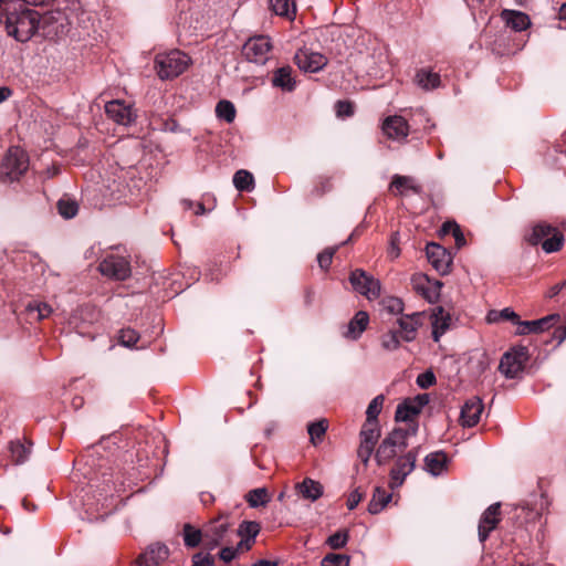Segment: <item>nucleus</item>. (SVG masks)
Segmentation results:
<instances>
[{
	"instance_id": "obj_1",
	"label": "nucleus",
	"mask_w": 566,
	"mask_h": 566,
	"mask_svg": "<svg viewBox=\"0 0 566 566\" xmlns=\"http://www.w3.org/2000/svg\"><path fill=\"white\" fill-rule=\"evenodd\" d=\"M4 13L7 32L19 42L29 41L39 29L40 13L19 0L7 2Z\"/></svg>"
},
{
	"instance_id": "obj_2",
	"label": "nucleus",
	"mask_w": 566,
	"mask_h": 566,
	"mask_svg": "<svg viewBox=\"0 0 566 566\" xmlns=\"http://www.w3.org/2000/svg\"><path fill=\"white\" fill-rule=\"evenodd\" d=\"M524 240L532 247L541 244L543 251L549 254L563 248L565 235L557 228L543 221L534 224L524 235Z\"/></svg>"
},
{
	"instance_id": "obj_3",
	"label": "nucleus",
	"mask_w": 566,
	"mask_h": 566,
	"mask_svg": "<svg viewBox=\"0 0 566 566\" xmlns=\"http://www.w3.org/2000/svg\"><path fill=\"white\" fill-rule=\"evenodd\" d=\"M417 428L403 429L395 428L388 433L375 452V461L378 465H385L392 460L398 452L403 451L408 447V438L416 434Z\"/></svg>"
},
{
	"instance_id": "obj_4",
	"label": "nucleus",
	"mask_w": 566,
	"mask_h": 566,
	"mask_svg": "<svg viewBox=\"0 0 566 566\" xmlns=\"http://www.w3.org/2000/svg\"><path fill=\"white\" fill-rule=\"evenodd\" d=\"M190 62L187 54L179 50L168 53L157 54L155 57V69L161 80H170L179 76L186 71Z\"/></svg>"
},
{
	"instance_id": "obj_5",
	"label": "nucleus",
	"mask_w": 566,
	"mask_h": 566,
	"mask_svg": "<svg viewBox=\"0 0 566 566\" xmlns=\"http://www.w3.org/2000/svg\"><path fill=\"white\" fill-rule=\"evenodd\" d=\"M28 168V154L18 146L10 147L0 165V180L2 182L15 181Z\"/></svg>"
},
{
	"instance_id": "obj_6",
	"label": "nucleus",
	"mask_w": 566,
	"mask_h": 566,
	"mask_svg": "<svg viewBox=\"0 0 566 566\" xmlns=\"http://www.w3.org/2000/svg\"><path fill=\"white\" fill-rule=\"evenodd\" d=\"M528 360V350L525 346L514 347L503 354L500 360L499 370L507 379L517 378Z\"/></svg>"
},
{
	"instance_id": "obj_7",
	"label": "nucleus",
	"mask_w": 566,
	"mask_h": 566,
	"mask_svg": "<svg viewBox=\"0 0 566 566\" xmlns=\"http://www.w3.org/2000/svg\"><path fill=\"white\" fill-rule=\"evenodd\" d=\"M229 517V513H220L205 526V541L208 549H213L220 544L229 542L227 535L232 526Z\"/></svg>"
},
{
	"instance_id": "obj_8",
	"label": "nucleus",
	"mask_w": 566,
	"mask_h": 566,
	"mask_svg": "<svg viewBox=\"0 0 566 566\" xmlns=\"http://www.w3.org/2000/svg\"><path fill=\"white\" fill-rule=\"evenodd\" d=\"M419 454V448H413L407 453L399 455L395 460V464L389 472V486L390 489H397L401 486L406 478L415 470L416 462Z\"/></svg>"
},
{
	"instance_id": "obj_9",
	"label": "nucleus",
	"mask_w": 566,
	"mask_h": 566,
	"mask_svg": "<svg viewBox=\"0 0 566 566\" xmlns=\"http://www.w3.org/2000/svg\"><path fill=\"white\" fill-rule=\"evenodd\" d=\"M98 271L108 279L125 281L132 275L130 261L126 256L108 254L99 262Z\"/></svg>"
},
{
	"instance_id": "obj_10",
	"label": "nucleus",
	"mask_w": 566,
	"mask_h": 566,
	"mask_svg": "<svg viewBox=\"0 0 566 566\" xmlns=\"http://www.w3.org/2000/svg\"><path fill=\"white\" fill-rule=\"evenodd\" d=\"M349 282L357 293L366 296L368 300H376L380 296V281L361 269H356L350 273Z\"/></svg>"
},
{
	"instance_id": "obj_11",
	"label": "nucleus",
	"mask_w": 566,
	"mask_h": 566,
	"mask_svg": "<svg viewBox=\"0 0 566 566\" xmlns=\"http://www.w3.org/2000/svg\"><path fill=\"white\" fill-rule=\"evenodd\" d=\"M272 48L270 38L258 35L250 38L242 48V54L249 62L264 64Z\"/></svg>"
},
{
	"instance_id": "obj_12",
	"label": "nucleus",
	"mask_w": 566,
	"mask_h": 566,
	"mask_svg": "<svg viewBox=\"0 0 566 566\" xmlns=\"http://www.w3.org/2000/svg\"><path fill=\"white\" fill-rule=\"evenodd\" d=\"M426 254L429 263L440 275L450 273L452 256L447 249L438 243L431 242L426 247Z\"/></svg>"
},
{
	"instance_id": "obj_13",
	"label": "nucleus",
	"mask_w": 566,
	"mask_h": 566,
	"mask_svg": "<svg viewBox=\"0 0 566 566\" xmlns=\"http://www.w3.org/2000/svg\"><path fill=\"white\" fill-rule=\"evenodd\" d=\"M294 61L300 70L304 72L316 73L326 66L328 60L325 55L310 50H298L295 53Z\"/></svg>"
},
{
	"instance_id": "obj_14",
	"label": "nucleus",
	"mask_w": 566,
	"mask_h": 566,
	"mask_svg": "<svg viewBox=\"0 0 566 566\" xmlns=\"http://www.w3.org/2000/svg\"><path fill=\"white\" fill-rule=\"evenodd\" d=\"M501 505L500 503L491 504L482 514L479 522V541L484 543L490 533L495 530L501 518Z\"/></svg>"
},
{
	"instance_id": "obj_15",
	"label": "nucleus",
	"mask_w": 566,
	"mask_h": 566,
	"mask_svg": "<svg viewBox=\"0 0 566 566\" xmlns=\"http://www.w3.org/2000/svg\"><path fill=\"white\" fill-rule=\"evenodd\" d=\"M484 410V405L481 398L474 396L468 399L461 408L460 423L464 428H472L480 421L481 415Z\"/></svg>"
},
{
	"instance_id": "obj_16",
	"label": "nucleus",
	"mask_w": 566,
	"mask_h": 566,
	"mask_svg": "<svg viewBox=\"0 0 566 566\" xmlns=\"http://www.w3.org/2000/svg\"><path fill=\"white\" fill-rule=\"evenodd\" d=\"M105 113L115 123L124 126L130 125L136 118V114L132 107L119 99L107 102Z\"/></svg>"
},
{
	"instance_id": "obj_17",
	"label": "nucleus",
	"mask_w": 566,
	"mask_h": 566,
	"mask_svg": "<svg viewBox=\"0 0 566 566\" xmlns=\"http://www.w3.org/2000/svg\"><path fill=\"white\" fill-rule=\"evenodd\" d=\"M168 557V547L161 543H154L138 556L136 566H160Z\"/></svg>"
},
{
	"instance_id": "obj_18",
	"label": "nucleus",
	"mask_w": 566,
	"mask_h": 566,
	"mask_svg": "<svg viewBox=\"0 0 566 566\" xmlns=\"http://www.w3.org/2000/svg\"><path fill=\"white\" fill-rule=\"evenodd\" d=\"M559 318L558 314H551L535 321H521L516 323V335L538 334L548 329Z\"/></svg>"
},
{
	"instance_id": "obj_19",
	"label": "nucleus",
	"mask_w": 566,
	"mask_h": 566,
	"mask_svg": "<svg viewBox=\"0 0 566 566\" xmlns=\"http://www.w3.org/2000/svg\"><path fill=\"white\" fill-rule=\"evenodd\" d=\"M422 313L416 312L412 314L401 315L397 323L399 325L398 334L405 342H412L416 339L418 327L421 325Z\"/></svg>"
},
{
	"instance_id": "obj_20",
	"label": "nucleus",
	"mask_w": 566,
	"mask_h": 566,
	"mask_svg": "<svg viewBox=\"0 0 566 566\" xmlns=\"http://www.w3.org/2000/svg\"><path fill=\"white\" fill-rule=\"evenodd\" d=\"M382 130L388 138L402 140L409 134V125L402 116H389L384 120Z\"/></svg>"
},
{
	"instance_id": "obj_21",
	"label": "nucleus",
	"mask_w": 566,
	"mask_h": 566,
	"mask_svg": "<svg viewBox=\"0 0 566 566\" xmlns=\"http://www.w3.org/2000/svg\"><path fill=\"white\" fill-rule=\"evenodd\" d=\"M390 190H395L397 196H406L408 191L415 195L422 192V186L411 176L394 175L389 185Z\"/></svg>"
},
{
	"instance_id": "obj_22",
	"label": "nucleus",
	"mask_w": 566,
	"mask_h": 566,
	"mask_svg": "<svg viewBox=\"0 0 566 566\" xmlns=\"http://www.w3.org/2000/svg\"><path fill=\"white\" fill-rule=\"evenodd\" d=\"M451 316L442 306H437L431 314L432 338L439 342L441 336L449 329Z\"/></svg>"
},
{
	"instance_id": "obj_23",
	"label": "nucleus",
	"mask_w": 566,
	"mask_h": 566,
	"mask_svg": "<svg viewBox=\"0 0 566 566\" xmlns=\"http://www.w3.org/2000/svg\"><path fill=\"white\" fill-rule=\"evenodd\" d=\"M500 15L506 27L515 32L524 31L531 25L530 17L522 11L504 9Z\"/></svg>"
},
{
	"instance_id": "obj_24",
	"label": "nucleus",
	"mask_w": 566,
	"mask_h": 566,
	"mask_svg": "<svg viewBox=\"0 0 566 566\" xmlns=\"http://www.w3.org/2000/svg\"><path fill=\"white\" fill-rule=\"evenodd\" d=\"M295 488L303 499L312 502L318 500L324 493V488L321 482L311 478H305L302 482L297 483Z\"/></svg>"
},
{
	"instance_id": "obj_25",
	"label": "nucleus",
	"mask_w": 566,
	"mask_h": 566,
	"mask_svg": "<svg viewBox=\"0 0 566 566\" xmlns=\"http://www.w3.org/2000/svg\"><path fill=\"white\" fill-rule=\"evenodd\" d=\"M369 323V316L366 312L359 311L347 324L344 336L349 339H358Z\"/></svg>"
},
{
	"instance_id": "obj_26",
	"label": "nucleus",
	"mask_w": 566,
	"mask_h": 566,
	"mask_svg": "<svg viewBox=\"0 0 566 566\" xmlns=\"http://www.w3.org/2000/svg\"><path fill=\"white\" fill-rule=\"evenodd\" d=\"M272 85L285 92L294 91L296 82L292 76V67L286 65L279 67L272 77Z\"/></svg>"
},
{
	"instance_id": "obj_27",
	"label": "nucleus",
	"mask_w": 566,
	"mask_h": 566,
	"mask_svg": "<svg viewBox=\"0 0 566 566\" xmlns=\"http://www.w3.org/2000/svg\"><path fill=\"white\" fill-rule=\"evenodd\" d=\"M549 506V501L544 493L532 494L523 505V510L531 513V518L539 517Z\"/></svg>"
},
{
	"instance_id": "obj_28",
	"label": "nucleus",
	"mask_w": 566,
	"mask_h": 566,
	"mask_svg": "<svg viewBox=\"0 0 566 566\" xmlns=\"http://www.w3.org/2000/svg\"><path fill=\"white\" fill-rule=\"evenodd\" d=\"M391 497H392L391 493H388L386 490H384L380 486H376L374 489L371 500L368 503L367 511L370 514L380 513L391 501Z\"/></svg>"
},
{
	"instance_id": "obj_29",
	"label": "nucleus",
	"mask_w": 566,
	"mask_h": 566,
	"mask_svg": "<svg viewBox=\"0 0 566 566\" xmlns=\"http://www.w3.org/2000/svg\"><path fill=\"white\" fill-rule=\"evenodd\" d=\"M415 82L422 90L429 91L439 87L441 78L438 73L431 72L427 69H420L415 75Z\"/></svg>"
},
{
	"instance_id": "obj_30",
	"label": "nucleus",
	"mask_w": 566,
	"mask_h": 566,
	"mask_svg": "<svg viewBox=\"0 0 566 566\" xmlns=\"http://www.w3.org/2000/svg\"><path fill=\"white\" fill-rule=\"evenodd\" d=\"M447 455L443 452H432L424 458V470L437 476L441 474L447 467Z\"/></svg>"
},
{
	"instance_id": "obj_31",
	"label": "nucleus",
	"mask_w": 566,
	"mask_h": 566,
	"mask_svg": "<svg viewBox=\"0 0 566 566\" xmlns=\"http://www.w3.org/2000/svg\"><path fill=\"white\" fill-rule=\"evenodd\" d=\"M360 443L376 446L380 438L379 422L366 421L364 422L359 432Z\"/></svg>"
},
{
	"instance_id": "obj_32",
	"label": "nucleus",
	"mask_w": 566,
	"mask_h": 566,
	"mask_svg": "<svg viewBox=\"0 0 566 566\" xmlns=\"http://www.w3.org/2000/svg\"><path fill=\"white\" fill-rule=\"evenodd\" d=\"M31 447H32V442H29V441L25 443L21 442L20 440L11 441L9 448H10L12 461L15 464L24 463L30 457Z\"/></svg>"
},
{
	"instance_id": "obj_33",
	"label": "nucleus",
	"mask_w": 566,
	"mask_h": 566,
	"mask_svg": "<svg viewBox=\"0 0 566 566\" xmlns=\"http://www.w3.org/2000/svg\"><path fill=\"white\" fill-rule=\"evenodd\" d=\"M421 410L412 403L411 399H406L401 403L397 406L396 412H395V420L396 421H409L415 416L419 415Z\"/></svg>"
},
{
	"instance_id": "obj_34",
	"label": "nucleus",
	"mask_w": 566,
	"mask_h": 566,
	"mask_svg": "<svg viewBox=\"0 0 566 566\" xmlns=\"http://www.w3.org/2000/svg\"><path fill=\"white\" fill-rule=\"evenodd\" d=\"M184 542L188 548L197 547L202 539H205V530L193 527L191 524L186 523L182 528Z\"/></svg>"
},
{
	"instance_id": "obj_35",
	"label": "nucleus",
	"mask_w": 566,
	"mask_h": 566,
	"mask_svg": "<svg viewBox=\"0 0 566 566\" xmlns=\"http://www.w3.org/2000/svg\"><path fill=\"white\" fill-rule=\"evenodd\" d=\"M25 311L31 318L42 321L50 316L52 307L48 303L33 301L27 305Z\"/></svg>"
},
{
	"instance_id": "obj_36",
	"label": "nucleus",
	"mask_w": 566,
	"mask_h": 566,
	"mask_svg": "<svg viewBox=\"0 0 566 566\" xmlns=\"http://www.w3.org/2000/svg\"><path fill=\"white\" fill-rule=\"evenodd\" d=\"M518 314L511 307H505L501 311L491 310L486 315L488 323H497L500 321H510L516 325L518 322Z\"/></svg>"
},
{
	"instance_id": "obj_37",
	"label": "nucleus",
	"mask_w": 566,
	"mask_h": 566,
	"mask_svg": "<svg viewBox=\"0 0 566 566\" xmlns=\"http://www.w3.org/2000/svg\"><path fill=\"white\" fill-rule=\"evenodd\" d=\"M233 185L239 191H251L254 187L253 175L244 169L238 170L233 176Z\"/></svg>"
},
{
	"instance_id": "obj_38",
	"label": "nucleus",
	"mask_w": 566,
	"mask_h": 566,
	"mask_svg": "<svg viewBox=\"0 0 566 566\" xmlns=\"http://www.w3.org/2000/svg\"><path fill=\"white\" fill-rule=\"evenodd\" d=\"M260 530H261V526L258 522H254V521H243L238 530H237V534L241 537V538H245L247 541H249L250 543H254L255 541V537L258 536V534L260 533Z\"/></svg>"
},
{
	"instance_id": "obj_39",
	"label": "nucleus",
	"mask_w": 566,
	"mask_h": 566,
	"mask_svg": "<svg viewBox=\"0 0 566 566\" xmlns=\"http://www.w3.org/2000/svg\"><path fill=\"white\" fill-rule=\"evenodd\" d=\"M440 233L442 235L451 234V237H453L455 240L457 248H459V249L462 248L467 243L463 232H462L460 226L455 221L444 222L440 229Z\"/></svg>"
},
{
	"instance_id": "obj_40",
	"label": "nucleus",
	"mask_w": 566,
	"mask_h": 566,
	"mask_svg": "<svg viewBox=\"0 0 566 566\" xmlns=\"http://www.w3.org/2000/svg\"><path fill=\"white\" fill-rule=\"evenodd\" d=\"M245 500L251 507L264 506L269 503L270 496L265 488H258L249 491Z\"/></svg>"
},
{
	"instance_id": "obj_41",
	"label": "nucleus",
	"mask_w": 566,
	"mask_h": 566,
	"mask_svg": "<svg viewBox=\"0 0 566 566\" xmlns=\"http://www.w3.org/2000/svg\"><path fill=\"white\" fill-rule=\"evenodd\" d=\"M60 216L64 219H72L78 212V203L74 199L61 198L56 203Z\"/></svg>"
},
{
	"instance_id": "obj_42",
	"label": "nucleus",
	"mask_w": 566,
	"mask_h": 566,
	"mask_svg": "<svg viewBox=\"0 0 566 566\" xmlns=\"http://www.w3.org/2000/svg\"><path fill=\"white\" fill-rule=\"evenodd\" d=\"M272 11L281 17H290L295 13V3L293 0H270Z\"/></svg>"
},
{
	"instance_id": "obj_43",
	"label": "nucleus",
	"mask_w": 566,
	"mask_h": 566,
	"mask_svg": "<svg viewBox=\"0 0 566 566\" xmlns=\"http://www.w3.org/2000/svg\"><path fill=\"white\" fill-rule=\"evenodd\" d=\"M235 107L232 102L222 99L216 106V114L227 123H232L235 118Z\"/></svg>"
},
{
	"instance_id": "obj_44",
	"label": "nucleus",
	"mask_w": 566,
	"mask_h": 566,
	"mask_svg": "<svg viewBox=\"0 0 566 566\" xmlns=\"http://www.w3.org/2000/svg\"><path fill=\"white\" fill-rule=\"evenodd\" d=\"M385 402L384 395L376 396L368 405L366 410V421L378 422V416L382 410Z\"/></svg>"
},
{
	"instance_id": "obj_45",
	"label": "nucleus",
	"mask_w": 566,
	"mask_h": 566,
	"mask_svg": "<svg viewBox=\"0 0 566 566\" xmlns=\"http://www.w3.org/2000/svg\"><path fill=\"white\" fill-rule=\"evenodd\" d=\"M380 305L389 314L398 315L402 314L403 302L399 297L387 296L381 300Z\"/></svg>"
},
{
	"instance_id": "obj_46",
	"label": "nucleus",
	"mask_w": 566,
	"mask_h": 566,
	"mask_svg": "<svg viewBox=\"0 0 566 566\" xmlns=\"http://www.w3.org/2000/svg\"><path fill=\"white\" fill-rule=\"evenodd\" d=\"M350 557L345 554L329 553L321 562L322 566H349Z\"/></svg>"
},
{
	"instance_id": "obj_47",
	"label": "nucleus",
	"mask_w": 566,
	"mask_h": 566,
	"mask_svg": "<svg viewBox=\"0 0 566 566\" xmlns=\"http://www.w3.org/2000/svg\"><path fill=\"white\" fill-rule=\"evenodd\" d=\"M397 331H389L381 336V347L385 350L392 352L399 348L400 338Z\"/></svg>"
},
{
	"instance_id": "obj_48",
	"label": "nucleus",
	"mask_w": 566,
	"mask_h": 566,
	"mask_svg": "<svg viewBox=\"0 0 566 566\" xmlns=\"http://www.w3.org/2000/svg\"><path fill=\"white\" fill-rule=\"evenodd\" d=\"M348 537L347 530L337 531L327 538L326 543L333 549H340L347 544Z\"/></svg>"
},
{
	"instance_id": "obj_49",
	"label": "nucleus",
	"mask_w": 566,
	"mask_h": 566,
	"mask_svg": "<svg viewBox=\"0 0 566 566\" xmlns=\"http://www.w3.org/2000/svg\"><path fill=\"white\" fill-rule=\"evenodd\" d=\"M339 249V245L326 248L317 255V263L323 271H327L331 268L333 256Z\"/></svg>"
},
{
	"instance_id": "obj_50",
	"label": "nucleus",
	"mask_w": 566,
	"mask_h": 566,
	"mask_svg": "<svg viewBox=\"0 0 566 566\" xmlns=\"http://www.w3.org/2000/svg\"><path fill=\"white\" fill-rule=\"evenodd\" d=\"M138 339H139L138 333L132 328L120 329L119 335H118L119 343L126 347L134 346Z\"/></svg>"
},
{
	"instance_id": "obj_51",
	"label": "nucleus",
	"mask_w": 566,
	"mask_h": 566,
	"mask_svg": "<svg viewBox=\"0 0 566 566\" xmlns=\"http://www.w3.org/2000/svg\"><path fill=\"white\" fill-rule=\"evenodd\" d=\"M327 430V421L326 420H319L316 422H312L307 427V432L311 436L312 441L315 439H322V437L325 434Z\"/></svg>"
},
{
	"instance_id": "obj_52",
	"label": "nucleus",
	"mask_w": 566,
	"mask_h": 566,
	"mask_svg": "<svg viewBox=\"0 0 566 566\" xmlns=\"http://www.w3.org/2000/svg\"><path fill=\"white\" fill-rule=\"evenodd\" d=\"M436 376L432 370H426L418 375L416 382L417 385L422 388L427 389L436 384Z\"/></svg>"
},
{
	"instance_id": "obj_53",
	"label": "nucleus",
	"mask_w": 566,
	"mask_h": 566,
	"mask_svg": "<svg viewBox=\"0 0 566 566\" xmlns=\"http://www.w3.org/2000/svg\"><path fill=\"white\" fill-rule=\"evenodd\" d=\"M436 287L434 289H423V287H419V286H416V289L418 291H421V294L430 302V303H434L438 298H439V290L442 287V282L440 281H436L434 283Z\"/></svg>"
},
{
	"instance_id": "obj_54",
	"label": "nucleus",
	"mask_w": 566,
	"mask_h": 566,
	"mask_svg": "<svg viewBox=\"0 0 566 566\" xmlns=\"http://www.w3.org/2000/svg\"><path fill=\"white\" fill-rule=\"evenodd\" d=\"M364 496H365V493L360 490V488H356L355 490H353L347 499V503H346L347 509L349 511L354 510L359 504V502L364 499Z\"/></svg>"
},
{
	"instance_id": "obj_55",
	"label": "nucleus",
	"mask_w": 566,
	"mask_h": 566,
	"mask_svg": "<svg viewBox=\"0 0 566 566\" xmlns=\"http://www.w3.org/2000/svg\"><path fill=\"white\" fill-rule=\"evenodd\" d=\"M335 107L339 117H348L354 114V105L348 101H338Z\"/></svg>"
},
{
	"instance_id": "obj_56",
	"label": "nucleus",
	"mask_w": 566,
	"mask_h": 566,
	"mask_svg": "<svg viewBox=\"0 0 566 566\" xmlns=\"http://www.w3.org/2000/svg\"><path fill=\"white\" fill-rule=\"evenodd\" d=\"M375 450L374 446L359 443V447L357 449V457L361 460L365 467L368 465L369 459Z\"/></svg>"
},
{
	"instance_id": "obj_57",
	"label": "nucleus",
	"mask_w": 566,
	"mask_h": 566,
	"mask_svg": "<svg viewBox=\"0 0 566 566\" xmlns=\"http://www.w3.org/2000/svg\"><path fill=\"white\" fill-rule=\"evenodd\" d=\"M192 566H214V560L210 554L197 553L192 556Z\"/></svg>"
},
{
	"instance_id": "obj_58",
	"label": "nucleus",
	"mask_w": 566,
	"mask_h": 566,
	"mask_svg": "<svg viewBox=\"0 0 566 566\" xmlns=\"http://www.w3.org/2000/svg\"><path fill=\"white\" fill-rule=\"evenodd\" d=\"M238 556V549L234 547L226 546L219 552V558L224 563L232 562Z\"/></svg>"
},
{
	"instance_id": "obj_59",
	"label": "nucleus",
	"mask_w": 566,
	"mask_h": 566,
	"mask_svg": "<svg viewBox=\"0 0 566 566\" xmlns=\"http://www.w3.org/2000/svg\"><path fill=\"white\" fill-rule=\"evenodd\" d=\"M398 233L392 234L390 240V247L388 249V255L392 259H396L400 255V249L398 247Z\"/></svg>"
},
{
	"instance_id": "obj_60",
	"label": "nucleus",
	"mask_w": 566,
	"mask_h": 566,
	"mask_svg": "<svg viewBox=\"0 0 566 566\" xmlns=\"http://www.w3.org/2000/svg\"><path fill=\"white\" fill-rule=\"evenodd\" d=\"M553 339L560 345L566 339V326H559L553 332Z\"/></svg>"
},
{
	"instance_id": "obj_61",
	"label": "nucleus",
	"mask_w": 566,
	"mask_h": 566,
	"mask_svg": "<svg viewBox=\"0 0 566 566\" xmlns=\"http://www.w3.org/2000/svg\"><path fill=\"white\" fill-rule=\"evenodd\" d=\"M412 403H415L420 410L429 402V396L427 394L417 395L411 399Z\"/></svg>"
},
{
	"instance_id": "obj_62",
	"label": "nucleus",
	"mask_w": 566,
	"mask_h": 566,
	"mask_svg": "<svg viewBox=\"0 0 566 566\" xmlns=\"http://www.w3.org/2000/svg\"><path fill=\"white\" fill-rule=\"evenodd\" d=\"M565 287H566V280H565V281H562V282H560V283H558V284L553 285V286L548 290V292H547L546 296H547V297H549V298H552V297L556 296V295H557L562 290H564Z\"/></svg>"
},
{
	"instance_id": "obj_63",
	"label": "nucleus",
	"mask_w": 566,
	"mask_h": 566,
	"mask_svg": "<svg viewBox=\"0 0 566 566\" xmlns=\"http://www.w3.org/2000/svg\"><path fill=\"white\" fill-rule=\"evenodd\" d=\"M252 545L253 544L250 543L249 541H247L245 538H241V541L238 543V545H237V547H234V549H238V553L243 549L249 551V549H251Z\"/></svg>"
},
{
	"instance_id": "obj_64",
	"label": "nucleus",
	"mask_w": 566,
	"mask_h": 566,
	"mask_svg": "<svg viewBox=\"0 0 566 566\" xmlns=\"http://www.w3.org/2000/svg\"><path fill=\"white\" fill-rule=\"evenodd\" d=\"M252 566H279L276 562H271L268 559H260L254 563Z\"/></svg>"
}]
</instances>
